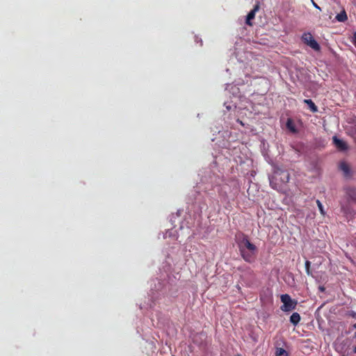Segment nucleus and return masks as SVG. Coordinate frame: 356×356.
I'll list each match as a JSON object with an SVG mask.
<instances>
[{"instance_id": "24", "label": "nucleus", "mask_w": 356, "mask_h": 356, "mask_svg": "<svg viewBox=\"0 0 356 356\" xmlns=\"http://www.w3.org/2000/svg\"><path fill=\"white\" fill-rule=\"evenodd\" d=\"M352 326L354 329H356V323L353 324Z\"/></svg>"}, {"instance_id": "3", "label": "nucleus", "mask_w": 356, "mask_h": 356, "mask_svg": "<svg viewBox=\"0 0 356 356\" xmlns=\"http://www.w3.org/2000/svg\"><path fill=\"white\" fill-rule=\"evenodd\" d=\"M281 301L283 305L280 309L282 311L289 312L296 309L298 302L297 300L292 299L289 294H282L281 296Z\"/></svg>"}, {"instance_id": "13", "label": "nucleus", "mask_w": 356, "mask_h": 356, "mask_svg": "<svg viewBox=\"0 0 356 356\" xmlns=\"http://www.w3.org/2000/svg\"><path fill=\"white\" fill-rule=\"evenodd\" d=\"M276 356H289V354L284 348H278L276 350Z\"/></svg>"}, {"instance_id": "25", "label": "nucleus", "mask_w": 356, "mask_h": 356, "mask_svg": "<svg viewBox=\"0 0 356 356\" xmlns=\"http://www.w3.org/2000/svg\"><path fill=\"white\" fill-rule=\"evenodd\" d=\"M353 338H354V339H356V332H355V334H354Z\"/></svg>"}, {"instance_id": "7", "label": "nucleus", "mask_w": 356, "mask_h": 356, "mask_svg": "<svg viewBox=\"0 0 356 356\" xmlns=\"http://www.w3.org/2000/svg\"><path fill=\"white\" fill-rule=\"evenodd\" d=\"M339 169L343 172L345 177L350 178L352 177L353 172L349 165L346 161H341L339 163Z\"/></svg>"}, {"instance_id": "17", "label": "nucleus", "mask_w": 356, "mask_h": 356, "mask_svg": "<svg viewBox=\"0 0 356 356\" xmlns=\"http://www.w3.org/2000/svg\"><path fill=\"white\" fill-rule=\"evenodd\" d=\"M353 44L356 47V31L354 32L353 33Z\"/></svg>"}, {"instance_id": "1", "label": "nucleus", "mask_w": 356, "mask_h": 356, "mask_svg": "<svg viewBox=\"0 0 356 356\" xmlns=\"http://www.w3.org/2000/svg\"><path fill=\"white\" fill-rule=\"evenodd\" d=\"M242 236V239L238 242L241 255L245 261L252 263L254 260L257 248L254 244L250 241L247 235L243 234Z\"/></svg>"}, {"instance_id": "11", "label": "nucleus", "mask_w": 356, "mask_h": 356, "mask_svg": "<svg viewBox=\"0 0 356 356\" xmlns=\"http://www.w3.org/2000/svg\"><path fill=\"white\" fill-rule=\"evenodd\" d=\"M304 103L306 104L309 108L310 111L313 113H316L318 111V108L314 103V102L310 99H304Z\"/></svg>"}, {"instance_id": "12", "label": "nucleus", "mask_w": 356, "mask_h": 356, "mask_svg": "<svg viewBox=\"0 0 356 356\" xmlns=\"http://www.w3.org/2000/svg\"><path fill=\"white\" fill-rule=\"evenodd\" d=\"M335 19L340 22H344L348 19L347 14L344 10L337 14Z\"/></svg>"}, {"instance_id": "15", "label": "nucleus", "mask_w": 356, "mask_h": 356, "mask_svg": "<svg viewBox=\"0 0 356 356\" xmlns=\"http://www.w3.org/2000/svg\"><path fill=\"white\" fill-rule=\"evenodd\" d=\"M316 204H317V205H318V209H319V210H320L321 213L323 215H324V214H325V211H324V210H323V207L322 203L321 202V201H320V200H316Z\"/></svg>"}, {"instance_id": "2", "label": "nucleus", "mask_w": 356, "mask_h": 356, "mask_svg": "<svg viewBox=\"0 0 356 356\" xmlns=\"http://www.w3.org/2000/svg\"><path fill=\"white\" fill-rule=\"evenodd\" d=\"M270 186L276 190L289 182L290 175L286 170H283L277 166H274L273 174L268 177Z\"/></svg>"}, {"instance_id": "16", "label": "nucleus", "mask_w": 356, "mask_h": 356, "mask_svg": "<svg viewBox=\"0 0 356 356\" xmlns=\"http://www.w3.org/2000/svg\"><path fill=\"white\" fill-rule=\"evenodd\" d=\"M195 42H200V45L202 46V40L201 38H199L198 36L195 35Z\"/></svg>"}, {"instance_id": "19", "label": "nucleus", "mask_w": 356, "mask_h": 356, "mask_svg": "<svg viewBox=\"0 0 356 356\" xmlns=\"http://www.w3.org/2000/svg\"><path fill=\"white\" fill-rule=\"evenodd\" d=\"M318 290L321 291V292H324L325 291V288L323 286H318Z\"/></svg>"}, {"instance_id": "8", "label": "nucleus", "mask_w": 356, "mask_h": 356, "mask_svg": "<svg viewBox=\"0 0 356 356\" xmlns=\"http://www.w3.org/2000/svg\"><path fill=\"white\" fill-rule=\"evenodd\" d=\"M346 193L348 195V198L352 201L356 203V188L355 187H348L346 188Z\"/></svg>"}, {"instance_id": "18", "label": "nucleus", "mask_w": 356, "mask_h": 356, "mask_svg": "<svg viewBox=\"0 0 356 356\" xmlns=\"http://www.w3.org/2000/svg\"><path fill=\"white\" fill-rule=\"evenodd\" d=\"M349 315L354 318H356V312L354 311H350Z\"/></svg>"}, {"instance_id": "23", "label": "nucleus", "mask_w": 356, "mask_h": 356, "mask_svg": "<svg viewBox=\"0 0 356 356\" xmlns=\"http://www.w3.org/2000/svg\"><path fill=\"white\" fill-rule=\"evenodd\" d=\"M226 108L227 110H230L231 109V106H226Z\"/></svg>"}, {"instance_id": "21", "label": "nucleus", "mask_w": 356, "mask_h": 356, "mask_svg": "<svg viewBox=\"0 0 356 356\" xmlns=\"http://www.w3.org/2000/svg\"><path fill=\"white\" fill-rule=\"evenodd\" d=\"M312 3H313L314 6L316 8H317V9H318V10H321V8H320V7H319L316 3L313 0H312Z\"/></svg>"}, {"instance_id": "10", "label": "nucleus", "mask_w": 356, "mask_h": 356, "mask_svg": "<svg viewBox=\"0 0 356 356\" xmlns=\"http://www.w3.org/2000/svg\"><path fill=\"white\" fill-rule=\"evenodd\" d=\"M286 128L290 130L292 133H296L298 131L293 119L288 118L286 123Z\"/></svg>"}, {"instance_id": "9", "label": "nucleus", "mask_w": 356, "mask_h": 356, "mask_svg": "<svg viewBox=\"0 0 356 356\" xmlns=\"http://www.w3.org/2000/svg\"><path fill=\"white\" fill-rule=\"evenodd\" d=\"M300 319L301 318L300 314L298 312H294L290 316V323L294 326H296L299 323Z\"/></svg>"}, {"instance_id": "4", "label": "nucleus", "mask_w": 356, "mask_h": 356, "mask_svg": "<svg viewBox=\"0 0 356 356\" xmlns=\"http://www.w3.org/2000/svg\"><path fill=\"white\" fill-rule=\"evenodd\" d=\"M302 40L303 42L309 46L312 49L315 51H320L321 46L318 43V42L314 38L312 35L309 33H304L302 35Z\"/></svg>"}, {"instance_id": "5", "label": "nucleus", "mask_w": 356, "mask_h": 356, "mask_svg": "<svg viewBox=\"0 0 356 356\" xmlns=\"http://www.w3.org/2000/svg\"><path fill=\"white\" fill-rule=\"evenodd\" d=\"M259 9V2H257L253 9L250 10L246 16L245 24L249 26H252V23L251 20L253 19L255 17L256 12H257Z\"/></svg>"}, {"instance_id": "20", "label": "nucleus", "mask_w": 356, "mask_h": 356, "mask_svg": "<svg viewBox=\"0 0 356 356\" xmlns=\"http://www.w3.org/2000/svg\"><path fill=\"white\" fill-rule=\"evenodd\" d=\"M219 195L221 196L227 197L226 192H222V191H219Z\"/></svg>"}, {"instance_id": "14", "label": "nucleus", "mask_w": 356, "mask_h": 356, "mask_svg": "<svg viewBox=\"0 0 356 356\" xmlns=\"http://www.w3.org/2000/svg\"><path fill=\"white\" fill-rule=\"evenodd\" d=\"M310 266H311V262L307 260L305 261V266L306 273L308 275H312V273L310 270Z\"/></svg>"}, {"instance_id": "6", "label": "nucleus", "mask_w": 356, "mask_h": 356, "mask_svg": "<svg viewBox=\"0 0 356 356\" xmlns=\"http://www.w3.org/2000/svg\"><path fill=\"white\" fill-rule=\"evenodd\" d=\"M332 139L334 145L339 150L346 151L348 149V145L344 140L337 138L336 136H333Z\"/></svg>"}, {"instance_id": "22", "label": "nucleus", "mask_w": 356, "mask_h": 356, "mask_svg": "<svg viewBox=\"0 0 356 356\" xmlns=\"http://www.w3.org/2000/svg\"><path fill=\"white\" fill-rule=\"evenodd\" d=\"M353 351L354 353H356V346L354 347Z\"/></svg>"}]
</instances>
